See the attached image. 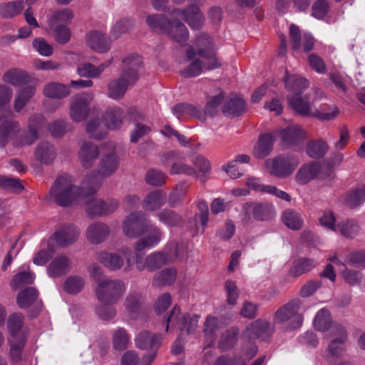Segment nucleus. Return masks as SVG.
I'll return each instance as SVG.
<instances>
[{"instance_id":"nucleus-1","label":"nucleus","mask_w":365,"mask_h":365,"mask_svg":"<svg viewBox=\"0 0 365 365\" xmlns=\"http://www.w3.org/2000/svg\"><path fill=\"white\" fill-rule=\"evenodd\" d=\"M125 64L119 77L111 80L107 86V96L114 100L121 99L129 86H133L139 79L142 58L137 54H132L125 59Z\"/></svg>"},{"instance_id":"nucleus-2","label":"nucleus","mask_w":365,"mask_h":365,"mask_svg":"<svg viewBox=\"0 0 365 365\" xmlns=\"http://www.w3.org/2000/svg\"><path fill=\"white\" fill-rule=\"evenodd\" d=\"M83 185L84 187H79L73 185L71 177L63 175L58 178L53 187L50 190V195L53 196L57 205L62 207H67L72 205L80 198L87 199L93 195L89 194L91 185L85 184V179Z\"/></svg>"},{"instance_id":"nucleus-3","label":"nucleus","mask_w":365,"mask_h":365,"mask_svg":"<svg viewBox=\"0 0 365 365\" xmlns=\"http://www.w3.org/2000/svg\"><path fill=\"white\" fill-rule=\"evenodd\" d=\"M118 165L119 159L114 150L102 154L97 173L92 172L85 178V184L91 186L89 194L94 195L102 184V178L112 175Z\"/></svg>"},{"instance_id":"nucleus-4","label":"nucleus","mask_w":365,"mask_h":365,"mask_svg":"<svg viewBox=\"0 0 365 365\" xmlns=\"http://www.w3.org/2000/svg\"><path fill=\"white\" fill-rule=\"evenodd\" d=\"M199 318L198 315L191 316L189 313H181L180 308L175 305L168 314L164 316L163 324L165 325L166 331L169 328L178 329L181 335L185 333L190 334L197 327Z\"/></svg>"},{"instance_id":"nucleus-5","label":"nucleus","mask_w":365,"mask_h":365,"mask_svg":"<svg viewBox=\"0 0 365 365\" xmlns=\"http://www.w3.org/2000/svg\"><path fill=\"white\" fill-rule=\"evenodd\" d=\"M288 105L299 115L304 117L312 115L321 120H334L339 114V110L334 107L331 113H324L319 110L311 113V103L309 98L305 96H302L301 93H295L293 96H287Z\"/></svg>"},{"instance_id":"nucleus-6","label":"nucleus","mask_w":365,"mask_h":365,"mask_svg":"<svg viewBox=\"0 0 365 365\" xmlns=\"http://www.w3.org/2000/svg\"><path fill=\"white\" fill-rule=\"evenodd\" d=\"M301 304L299 299H294L281 307L274 314V322L282 324L289 321V329L300 327L303 322V317L299 313Z\"/></svg>"},{"instance_id":"nucleus-7","label":"nucleus","mask_w":365,"mask_h":365,"mask_svg":"<svg viewBox=\"0 0 365 365\" xmlns=\"http://www.w3.org/2000/svg\"><path fill=\"white\" fill-rule=\"evenodd\" d=\"M124 291L125 284L122 281L110 279L101 282L96 289L98 299L106 304L117 303Z\"/></svg>"},{"instance_id":"nucleus-8","label":"nucleus","mask_w":365,"mask_h":365,"mask_svg":"<svg viewBox=\"0 0 365 365\" xmlns=\"http://www.w3.org/2000/svg\"><path fill=\"white\" fill-rule=\"evenodd\" d=\"M265 165L270 175L279 178H286L294 173L299 165V160L294 157L279 155L266 160Z\"/></svg>"},{"instance_id":"nucleus-9","label":"nucleus","mask_w":365,"mask_h":365,"mask_svg":"<svg viewBox=\"0 0 365 365\" xmlns=\"http://www.w3.org/2000/svg\"><path fill=\"white\" fill-rule=\"evenodd\" d=\"M198 55L207 60L205 66L207 70L220 68L221 63L218 61L213 50L214 43L212 37L206 33H199L194 41Z\"/></svg>"},{"instance_id":"nucleus-10","label":"nucleus","mask_w":365,"mask_h":365,"mask_svg":"<svg viewBox=\"0 0 365 365\" xmlns=\"http://www.w3.org/2000/svg\"><path fill=\"white\" fill-rule=\"evenodd\" d=\"M162 336L159 334H153L148 331H140L135 337V342L137 347L140 349L152 351L143 356V362L150 365L157 355V350L161 346Z\"/></svg>"},{"instance_id":"nucleus-11","label":"nucleus","mask_w":365,"mask_h":365,"mask_svg":"<svg viewBox=\"0 0 365 365\" xmlns=\"http://www.w3.org/2000/svg\"><path fill=\"white\" fill-rule=\"evenodd\" d=\"M18 306L28 310L30 318L36 317L42 310L43 303L38 299V292L35 287H26L19 292L16 297Z\"/></svg>"},{"instance_id":"nucleus-12","label":"nucleus","mask_w":365,"mask_h":365,"mask_svg":"<svg viewBox=\"0 0 365 365\" xmlns=\"http://www.w3.org/2000/svg\"><path fill=\"white\" fill-rule=\"evenodd\" d=\"M150 223L145 212L135 211L125 217L123 232L130 238H136L146 232Z\"/></svg>"},{"instance_id":"nucleus-13","label":"nucleus","mask_w":365,"mask_h":365,"mask_svg":"<svg viewBox=\"0 0 365 365\" xmlns=\"http://www.w3.org/2000/svg\"><path fill=\"white\" fill-rule=\"evenodd\" d=\"M86 204V212L90 217L108 215L115 212L118 207V202L114 199L103 200L93 199L85 201Z\"/></svg>"},{"instance_id":"nucleus-14","label":"nucleus","mask_w":365,"mask_h":365,"mask_svg":"<svg viewBox=\"0 0 365 365\" xmlns=\"http://www.w3.org/2000/svg\"><path fill=\"white\" fill-rule=\"evenodd\" d=\"M135 254L136 267L139 271L147 269L150 272H154L166 264L168 261L167 255L160 252L152 253L145 260L143 259V252Z\"/></svg>"},{"instance_id":"nucleus-15","label":"nucleus","mask_w":365,"mask_h":365,"mask_svg":"<svg viewBox=\"0 0 365 365\" xmlns=\"http://www.w3.org/2000/svg\"><path fill=\"white\" fill-rule=\"evenodd\" d=\"M46 120L41 114H33L29 120L27 124V130L21 136V143L25 145L33 144L39 138L40 132L45 128Z\"/></svg>"},{"instance_id":"nucleus-16","label":"nucleus","mask_w":365,"mask_h":365,"mask_svg":"<svg viewBox=\"0 0 365 365\" xmlns=\"http://www.w3.org/2000/svg\"><path fill=\"white\" fill-rule=\"evenodd\" d=\"M171 15L183 16L185 21L194 29H199L204 24V16L199 7L191 4L183 10L175 9L170 12Z\"/></svg>"},{"instance_id":"nucleus-17","label":"nucleus","mask_w":365,"mask_h":365,"mask_svg":"<svg viewBox=\"0 0 365 365\" xmlns=\"http://www.w3.org/2000/svg\"><path fill=\"white\" fill-rule=\"evenodd\" d=\"M79 230L74 225H70L56 231L50 237V240L55 241L61 247H66L73 244L78 238Z\"/></svg>"},{"instance_id":"nucleus-18","label":"nucleus","mask_w":365,"mask_h":365,"mask_svg":"<svg viewBox=\"0 0 365 365\" xmlns=\"http://www.w3.org/2000/svg\"><path fill=\"white\" fill-rule=\"evenodd\" d=\"M90 112V103L85 96L73 97L71 99L70 115L76 122L85 120Z\"/></svg>"},{"instance_id":"nucleus-19","label":"nucleus","mask_w":365,"mask_h":365,"mask_svg":"<svg viewBox=\"0 0 365 365\" xmlns=\"http://www.w3.org/2000/svg\"><path fill=\"white\" fill-rule=\"evenodd\" d=\"M144 297L143 294L136 291L130 292L124 301V307L127 314L132 319H136L143 311Z\"/></svg>"},{"instance_id":"nucleus-20","label":"nucleus","mask_w":365,"mask_h":365,"mask_svg":"<svg viewBox=\"0 0 365 365\" xmlns=\"http://www.w3.org/2000/svg\"><path fill=\"white\" fill-rule=\"evenodd\" d=\"M330 336L334 339L330 342L328 350L332 356H338L343 350V346L347 339L346 331L340 324H336L331 328Z\"/></svg>"},{"instance_id":"nucleus-21","label":"nucleus","mask_w":365,"mask_h":365,"mask_svg":"<svg viewBox=\"0 0 365 365\" xmlns=\"http://www.w3.org/2000/svg\"><path fill=\"white\" fill-rule=\"evenodd\" d=\"M148 235L138 240L135 245V253L143 252L146 248L151 247L160 242L162 238V231L155 225L150 224L146 229Z\"/></svg>"},{"instance_id":"nucleus-22","label":"nucleus","mask_w":365,"mask_h":365,"mask_svg":"<svg viewBox=\"0 0 365 365\" xmlns=\"http://www.w3.org/2000/svg\"><path fill=\"white\" fill-rule=\"evenodd\" d=\"M88 46L93 51L106 53L110 48V40L100 31L93 30L86 35Z\"/></svg>"},{"instance_id":"nucleus-23","label":"nucleus","mask_w":365,"mask_h":365,"mask_svg":"<svg viewBox=\"0 0 365 365\" xmlns=\"http://www.w3.org/2000/svg\"><path fill=\"white\" fill-rule=\"evenodd\" d=\"M2 81L15 87L26 86L31 81L30 75L19 68L7 70L2 76Z\"/></svg>"},{"instance_id":"nucleus-24","label":"nucleus","mask_w":365,"mask_h":365,"mask_svg":"<svg viewBox=\"0 0 365 365\" xmlns=\"http://www.w3.org/2000/svg\"><path fill=\"white\" fill-rule=\"evenodd\" d=\"M110 234L108 227L101 222H96L88 227L86 238L91 243L98 245L106 240Z\"/></svg>"},{"instance_id":"nucleus-25","label":"nucleus","mask_w":365,"mask_h":365,"mask_svg":"<svg viewBox=\"0 0 365 365\" xmlns=\"http://www.w3.org/2000/svg\"><path fill=\"white\" fill-rule=\"evenodd\" d=\"M244 208L247 213L252 211L253 217L258 221L269 220L274 217L273 206L269 203H246Z\"/></svg>"},{"instance_id":"nucleus-26","label":"nucleus","mask_w":365,"mask_h":365,"mask_svg":"<svg viewBox=\"0 0 365 365\" xmlns=\"http://www.w3.org/2000/svg\"><path fill=\"white\" fill-rule=\"evenodd\" d=\"M98 155V148L91 142L83 143L78 153L80 163L86 169L91 168Z\"/></svg>"},{"instance_id":"nucleus-27","label":"nucleus","mask_w":365,"mask_h":365,"mask_svg":"<svg viewBox=\"0 0 365 365\" xmlns=\"http://www.w3.org/2000/svg\"><path fill=\"white\" fill-rule=\"evenodd\" d=\"M71 260L64 255L54 258L47 267L48 274L51 277H61L69 272Z\"/></svg>"},{"instance_id":"nucleus-28","label":"nucleus","mask_w":365,"mask_h":365,"mask_svg":"<svg viewBox=\"0 0 365 365\" xmlns=\"http://www.w3.org/2000/svg\"><path fill=\"white\" fill-rule=\"evenodd\" d=\"M167 200V195L161 190H155L146 194L142 207L145 210L155 211L163 207Z\"/></svg>"},{"instance_id":"nucleus-29","label":"nucleus","mask_w":365,"mask_h":365,"mask_svg":"<svg viewBox=\"0 0 365 365\" xmlns=\"http://www.w3.org/2000/svg\"><path fill=\"white\" fill-rule=\"evenodd\" d=\"M164 34L168 35L173 41L181 43L188 40L189 32L186 26L179 20L173 19L167 26V31Z\"/></svg>"},{"instance_id":"nucleus-30","label":"nucleus","mask_w":365,"mask_h":365,"mask_svg":"<svg viewBox=\"0 0 365 365\" xmlns=\"http://www.w3.org/2000/svg\"><path fill=\"white\" fill-rule=\"evenodd\" d=\"M19 129V122L12 117L4 119L0 124V147H4L9 139L17 134Z\"/></svg>"},{"instance_id":"nucleus-31","label":"nucleus","mask_w":365,"mask_h":365,"mask_svg":"<svg viewBox=\"0 0 365 365\" xmlns=\"http://www.w3.org/2000/svg\"><path fill=\"white\" fill-rule=\"evenodd\" d=\"M222 112L228 118L239 117L246 112V103L241 98H231L223 105Z\"/></svg>"},{"instance_id":"nucleus-32","label":"nucleus","mask_w":365,"mask_h":365,"mask_svg":"<svg viewBox=\"0 0 365 365\" xmlns=\"http://www.w3.org/2000/svg\"><path fill=\"white\" fill-rule=\"evenodd\" d=\"M322 170V166L318 162H312L302 167L295 175L296 180L299 184H306L314 180Z\"/></svg>"},{"instance_id":"nucleus-33","label":"nucleus","mask_w":365,"mask_h":365,"mask_svg":"<svg viewBox=\"0 0 365 365\" xmlns=\"http://www.w3.org/2000/svg\"><path fill=\"white\" fill-rule=\"evenodd\" d=\"M282 143L287 146H292L301 143L304 139L303 130L299 127H287L280 133Z\"/></svg>"},{"instance_id":"nucleus-34","label":"nucleus","mask_w":365,"mask_h":365,"mask_svg":"<svg viewBox=\"0 0 365 365\" xmlns=\"http://www.w3.org/2000/svg\"><path fill=\"white\" fill-rule=\"evenodd\" d=\"M274 139L271 134L261 135L253 150V155L262 159L267 156L273 148Z\"/></svg>"},{"instance_id":"nucleus-35","label":"nucleus","mask_w":365,"mask_h":365,"mask_svg":"<svg viewBox=\"0 0 365 365\" xmlns=\"http://www.w3.org/2000/svg\"><path fill=\"white\" fill-rule=\"evenodd\" d=\"M111 60L107 63H101L98 66H95L91 63H81L77 66L78 74L84 78H95L101 76L103 71L109 66Z\"/></svg>"},{"instance_id":"nucleus-36","label":"nucleus","mask_w":365,"mask_h":365,"mask_svg":"<svg viewBox=\"0 0 365 365\" xmlns=\"http://www.w3.org/2000/svg\"><path fill=\"white\" fill-rule=\"evenodd\" d=\"M269 323L264 319H257L250 323L245 329L244 334L250 339L263 337L267 332Z\"/></svg>"},{"instance_id":"nucleus-37","label":"nucleus","mask_w":365,"mask_h":365,"mask_svg":"<svg viewBox=\"0 0 365 365\" xmlns=\"http://www.w3.org/2000/svg\"><path fill=\"white\" fill-rule=\"evenodd\" d=\"M283 81L285 88L294 93H302V90L308 87V82L305 78L295 74H290L287 68Z\"/></svg>"},{"instance_id":"nucleus-38","label":"nucleus","mask_w":365,"mask_h":365,"mask_svg":"<svg viewBox=\"0 0 365 365\" xmlns=\"http://www.w3.org/2000/svg\"><path fill=\"white\" fill-rule=\"evenodd\" d=\"M240 329L237 327H232L222 334L218 341V347L222 351L232 349L238 340Z\"/></svg>"},{"instance_id":"nucleus-39","label":"nucleus","mask_w":365,"mask_h":365,"mask_svg":"<svg viewBox=\"0 0 365 365\" xmlns=\"http://www.w3.org/2000/svg\"><path fill=\"white\" fill-rule=\"evenodd\" d=\"M315 266L316 264L314 259L302 257L293 262L289 269V274L293 277H298L310 272Z\"/></svg>"},{"instance_id":"nucleus-40","label":"nucleus","mask_w":365,"mask_h":365,"mask_svg":"<svg viewBox=\"0 0 365 365\" xmlns=\"http://www.w3.org/2000/svg\"><path fill=\"white\" fill-rule=\"evenodd\" d=\"M36 93V87L31 85L26 86L19 89L15 97L14 107L16 112H20L30 101Z\"/></svg>"},{"instance_id":"nucleus-41","label":"nucleus","mask_w":365,"mask_h":365,"mask_svg":"<svg viewBox=\"0 0 365 365\" xmlns=\"http://www.w3.org/2000/svg\"><path fill=\"white\" fill-rule=\"evenodd\" d=\"M170 19L164 14H154L146 16L145 23L153 31L163 34L167 31Z\"/></svg>"},{"instance_id":"nucleus-42","label":"nucleus","mask_w":365,"mask_h":365,"mask_svg":"<svg viewBox=\"0 0 365 365\" xmlns=\"http://www.w3.org/2000/svg\"><path fill=\"white\" fill-rule=\"evenodd\" d=\"M329 146L323 139H317L308 142L306 147L307 154L312 158L319 159L328 152Z\"/></svg>"},{"instance_id":"nucleus-43","label":"nucleus","mask_w":365,"mask_h":365,"mask_svg":"<svg viewBox=\"0 0 365 365\" xmlns=\"http://www.w3.org/2000/svg\"><path fill=\"white\" fill-rule=\"evenodd\" d=\"M160 222L170 227H181L184 224L182 217L170 209H163L157 213Z\"/></svg>"},{"instance_id":"nucleus-44","label":"nucleus","mask_w":365,"mask_h":365,"mask_svg":"<svg viewBox=\"0 0 365 365\" xmlns=\"http://www.w3.org/2000/svg\"><path fill=\"white\" fill-rule=\"evenodd\" d=\"M23 0H16L0 4V16L2 19H12L19 15L24 9Z\"/></svg>"},{"instance_id":"nucleus-45","label":"nucleus","mask_w":365,"mask_h":365,"mask_svg":"<svg viewBox=\"0 0 365 365\" xmlns=\"http://www.w3.org/2000/svg\"><path fill=\"white\" fill-rule=\"evenodd\" d=\"M225 92L220 91L218 94L215 96L210 97L203 109L201 110V113L204 115L203 119H199L201 121H205L206 117L209 116L211 118L215 117L218 113V106L222 103L225 98Z\"/></svg>"},{"instance_id":"nucleus-46","label":"nucleus","mask_w":365,"mask_h":365,"mask_svg":"<svg viewBox=\"0 0 365 365\" xmlns=\"http://www.w3.org/2000/svg\"><path fill=\"white\" fill-rule=\"evenodd\" d=\"M97 259L113 271L120 269L123 264V259L116 253L101 252L98 254Z\"/></svg>"},{"instance_id":"nucleus-47","label":"nucleus","mask_w":365,"mask_h":365,"mask_svg":"<svg viewBox=\"0 0 365 365\" xmlns=\"http://www.w3.org/2000/svg\"><path fill=\"white\" fill-rule=\"evenodd\" d=\"M35 155L37 160L49 164L54 160L56 153L52 145L48 142H41L36 148Z\"/></svg>"},{"instance_id":"nucleus-48","label":"nucleus","mask_w":365,"mask_h":365,"mask_svg":"<svg viewBox=\"0 0 365 365\" xmlns=\"http://www.w3.org/2000/svg\"><path fill=\"white\" fill-rule=\"evenodd\" d=\"M123 112L120 108H113L108 110L103 118L105 124L108 129L115 130L119 128L123 123Z\"/></svg>"},{"instance_id":"nucleus-49","label":"nucleus","mask_w":365,"mask_h":365,"mask_svg":"<svg viewBox=\"0 0 365 365\" xmlns=\"http://www.w3.org/2000/svg\"><path fill=\"white\" fill-rule=\"evenodd\" d=\"M43 93L50 98H62L70 94L69 88L64 84L51 82L46 85Z\"/></svg>"},{"instance_id":"nucleus-50","label":"nucleus","mask_w":365,"mask_h":365,"mask_svg":"<svg viewBox=\"0 0 365 365\" xmlns=\"http://www.w3.org/2000/svg\"><path fill=\"white\" fill-rule=\"evenodd\" d=\"M172 110L178 118L185 114L189 115L198 120L204 118V115L201 113L200 108L189 103H178L173 108Z\"/></svg>"},{"instance_id":"nucleus-51","label":"nucleus","mask_w":365,"mask_h":365,"mask_svg":"<svg viewBox=\"0 0 365 365\" xmlns=\"http://www.w3.org/2000/svg\"><path fill=\"white\" fill-rule=\"evenodd\" d=\"M177 276V271L172 268H165L156 274L153 280V286L160 287L173 284Z\"/></svg>"},{"instance_id":"nucleus-52","label":"nucleus","mask_w":365,"mask_h":365,"mask_svg":"<svg viewBox=\"0 0 365 365\" xmlns=\"http://www.w3.org/2000/svg\"><path fill=\"white\" fill-rule=\"evenodd\" d=\"M107 127L105 123H102L98 119L90 120L86 126V132L89 137L96 140H101L107 134Z\"/></svg>"},{"instance_id":"nucleus-53","label":"nucleus","mask_w":365,"mask_h":365,"mask_svg":"<svg viewBox=\"0 0 365 365\" xmlns=\"http://www.w3.org/2000/svg\"><path fill=\"white\" fill-rule=\"evenodd\" d=\"M24 317L19 313H15L9 316L8 319V329L12 339H21L20 332L24 325Z\"/></svg>"},{"instance_id":"nucleus-54","label":"nucleus","mask_w":365,"mask_h":365,"mask_svg":"<svg viewBox=\"0 0 365 365\" xmlns=\"http://www.w3.org/2000/svg\"><path fill=\"white\" fill-rule=\"evenodd\" d=\"M282 220L287 227L293 230H299L303 226V220L300 215L291 209L284 211Z\"/></svg>"},{"instance_id":"nucleus-55","label":"nucleus","mask_w":365,"mask_h":365,"mask_svg":"<svg viewBox=\"0 0 365 365\" xmlns=\"http://www.w3.org/2000/svg\"><path fill=\"white\" fill-rule=\"evenodd\" d=\"M331 317L329 312L325 309L319 310L314 320V325L317 330L319 331H326L329 329L332 328L331 327ZM334 326H333L334 327ZM331 330L330 331V332Z\"/></svg>"},{"instance_id":"nucleus-56","label":"nucleus","mask_w":365,"mask_h":365,"mask_svg":"<svg viewBox=\"0 0 365 365\" xmlns=\"http://www.w3.org/2000/svg\"><path fill=\"white\" fill-rule=\"evenodd\" d=\"M9 358L11 361L19 363L22 360V351L26 345V336L9 341Z\"/></svg>"},{"instance_id":"nucleus-57","label":"nucleus","mask_w":365,"mask_h":365,"mask_svg":"<svg viewBox=\"0 0 365 365\" xmlns=\"http://www.w3.org/2000/svg\"><path fill=\"white\" fill-rule=\"evenodd\" d=\"M336 228L346 238H354L359 230L357 222L353 220H346L338 223Z\"/></svg>"},{"instance_id":"nucleus-58","label":"nucleus","mask_w":365,"mask_h":365,"mask_svg":"<svg viewBox=\"0 0 365 365\" xmlns=\"http://www.w3.org/2000/svg\"><path fill=\"white\" fill-rule=\"evenodd\" d=\"M206 63H203L202 61L198 58L195 59L181 70L180 71V74L181 76L187 78L197 76L202 73L203 67L206 68L205 66V64Z\"/></svg>"},{"instance_id":"nucleus-59","label":"nucleus","mask_w":365,"mask_h":365,"mask_svg":"<svg viewBox=\"0 0 365 365\" xmlns=\"http://www.w3.org/2000/svg\"><path fill=\"white\" fill-rule=\"evenodd\" d=\"M365 200V187L356 189L349 193L345 198V204L350 208H355Z\"/></svg>"},{"instance_id":"nucleus-60","label":"nucleus","mask_w":365,"mask_h":365,"mask_svg":"<svg viewBox=\"0 0 365 365\" xmlns=\"http://www.w3.org/2000/svg\"><path fill=\"white\" fill-rule=\"evenodd\" d=\"M128 334L123 328H119L113 335V346L115 350H125L128 347Z\"/></svg>"},{"instance_id":"nucleus-61","label":"nucleus","mask_w":365,"mask_h":365,"mask_svg":"<svg viewBox=\"0 0 365 365\" xmlns=\"http://www.w3.org/2000/svg\"><path fill=\"white\" fill-rule=\"evenodd\" d=\"M33 282L34 275L31 272H21L14 277L11 287L13 289L16 290L24 286L32 284Z\"/></svg>"},{"instance_id":"nucleus-62","label":"nucleus","mask_w":365,"mask_h":365,"mask_svg":"<svg viewBox=\"0 0 365 365\" xmlns=\"http://www.w3.org/2000/svg\"><path fill=\"white\" fill-rule=\"evenodd\" d=\"M73 18V12L68 8L59 9L53 13L50 19V26H53L58 22L69 23Z\"/></svg>"},{"instance_id":"nucleus-63","label":"nucleus","mask_w":365,"mask_h":365,"mask_svg":"<svg viewBox=\"0 0 365 365\" xmlns=\"http://www.w3.org/2000/svg\"><path fill=\"white\" fill-rule=\"evenodd\" d=\"M145 180L148 185L158 187L165 184L166 176L160 170L150 169L147 172Z\"/></svg>"},{"instance_id":"nucleus-64","label":"nucleus","mask_w":365,"mask_h":365,"mask_svg":"<svg viewBox=\"0 0 365 365\" xmlns=\"http://www.w3.org/2000/svg\"><path fill=\"white\" fill-rule=\"evenodd\" d=\"M54 31L55 39L60 44H66L71 38V32L70 29L63 24H54L50 26Z\"/></svg>"}]
</instances>
